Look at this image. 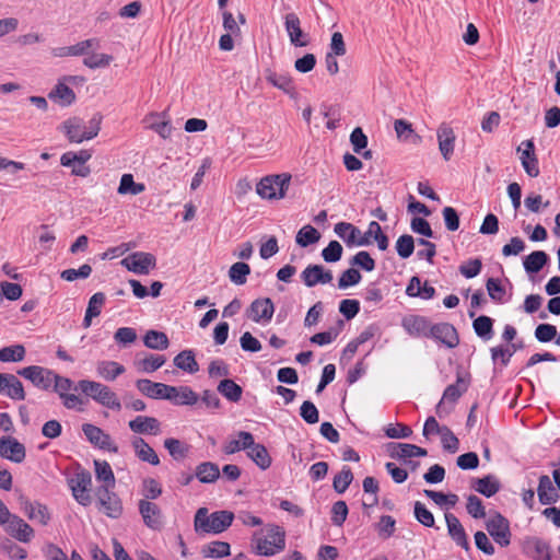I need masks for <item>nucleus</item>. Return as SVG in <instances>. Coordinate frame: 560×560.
Returning a JSON list of instances; mask_svg holds the SVG:
<instances>
[{"label": "nucleus", "mask_w": 560, "mask_h": 560, "mask_svg": "<svg viewBox=\"0 0 560 560\" xmlns=\"http://www.w3.org/2000/svg\"><path fill=\"white\" fill-rule=\"evenodd\" d=\"M252 546L259 556H273L284 549L285 533L280 526L268 524L254 533Z\"/></svg>", "instance_id": "obj_1"}, {"label": "nucleus", "mask_w": 560, "mask_h": 560, "mask_svg": "<svg viewBox=\"0 0 560 560\" xmlns=\"http://www.w3.org/2000/svg\"><path fill=\"white\" fill-rule=\"evenodd\" d=\"M234 514L230 511H217L209 514L208 509L197 510L194 520L195 532L198 534H220L232 525Z\"/></svg>", "instance_id": "obj_2"}, {"label": "nucleus", "mask_w": 560, "mask_h": 560, "mask_svg": "<svg viewBox=\"0 0 560 560\" xmlns=\"http://www.w3.org/2000/svg\"><path fill=\"white\" fill-rule=\"evenodd\" d=\"M102 116L94 115L88 122L73 118L62 124V129L71 142L81 143L95 138L101 130Z\"/></svg>", "instance_id": "obj_3"}, {"label": "nucleus", "mask_w": 560, "mask_h": 560, "mask_svg": "<svg viewBox=\"0 0 560 560\" xmlns=\"http://www.w3.org/2000/svg\"><path fill=\"white\" fill-rule=\"evenodd\" d=\"M78 388L84 395L108 409L116 411L121 409V404L116 393L100 382L82 380L78 383Z\"/></svg>", "instance_id": "obj_4"}, {"label": "nucleus", "mask_w": 560, "mask_h": 560, "mask_svg": "<svg viewBox=\"0 0 560 560\" xmlns=\"http://www.w3.org/2000/svg\"><path fill=\"white\" fill-rule=\"evenodd\" d=\"M291 183L289 173L272 174L262 177L256 185V192L262 199H282Z\"/></svg>", "instance_id": "obj_5"}, {"label": "nucleus", "mask_w": 560, "mask_h": 560, "mask_svg": "<svg viewBox=\"0 0 560 560\" xmlns=\"http://www.w3.org/2000/svg\"><path fill=\"white\" fill-rule=\"evenodd\" d=\"M469 385L470 375L468 373L458 372L456 375V382L445 388L442 399L436 406V415L442 418L450 413L452 406L447 407V405H454L458 398L467 392Z\"/></svg>", "instance_id": "obj_6"}, {"label": "nucleus", "mask_w": 560, "mask_h": 560, "mask_svg": "<svg viewBox=\"0 0 560 560\" xmlns=\"http://www.w3.org/2000/svg\"><path fill=\"white\" fill-rule=\"evenodd\" d=\"M69 488L71 489L72 495L75 501L88 506L92 502L90 494L92 488V476L88 470L77 471L69 480Z\"/></svg>", "instance_id": "obj_7"}, {"label": "nucleus", "mask_w": 560, "mask_h": 560, "mask_svg": "<svg viewBox=\"0 0 560 560\" xmlns=\"http://www.w3.org/2000/svg\"><path fill=\"white\" fill-rule=\"evenodd\" d=\"M98 509L110 518H118L122 514V503L114 492V488L98 487L95 491Z\"/></svg>", "instance_id": "obj_8"}, {"label": "nucleus", "mask_w": 560, "mask_h": 560, "mask_svg": "<svg viewBox=\"0 0 560 560\" xmlns=\"http://www.w3.org/2000/svg\"><path fill=\"white\" fill-rule=\"evenodd\" d=\"M120 264L137 275H148L156 266V258L151 253L136 252L125 257Z\"/></svg>", "instance_id": "obj_9"}, {"label": "nucleus", "mask_w": 560, "mask_h": 560, "mask_svg": "<svg viewBox=\"0 0 560 560\" xmlns=\"http://www.w3.org/2000/svg\"><path fill=\"white\" fill-rule=\"evenodd\" d=\"M486 529L493 540L502 547L511 542V532L509 521L497 513L486 522Z\"/></svg>", "instance_id": "obj_10"}, {"label": "nucleus", "mask_w": 560, "mask_h": 560, "mask_svg": "<svg viewBox=\"0 0 560 560\" xmlns=\"http://www.w3.org/2000/svg\"><path fill=\"white\" fill-rule=\"evenodd\" d=\"M18 374L31 381L36 387L48 389L52 385L55 373L38 365H31L18 371Z\"/></svg>", "instance_id": "obj_11"}, {"label": "nucleus", "mask_w": 560, "mask_h": 560, "mask_svg": "<svg viewBox=\"0 0 560 560\" xmlns=\"http://www.w3.org/2000/svg\"><path fill=\"white\" fill-rule=\"evenodd\" d=\"M284 27L291 45L294 47H306L310 44L308 35L301 27V20L295 13H288L284 16Z\"/></svg>", "instance_id": "obj_12"}, {"label": "nucleus", "mask_w": 560, "mask_h": 560, "mask_svg": "<svg viewBox=\"0 0 560 560\" xmlns=\"http://www.w3.org/2000/svg\"><path fill=\"white\" fill-rule=\"evenodd\" d=\"M82 431L93 445L113 453L118 452V446L113 442L110 435L105 433L101 428L85 423L82 425Z\"/></svg>", "instance_id": "obj_13"}, {"label": "nucleus", "mask_w": 560, "mask_h": 560, "mask_svg": "<svg viewBox=\"0 0 560 560\" xmlns=\"http://www.w3.org/2000/svg\"><path fill=\"white\" fill-rule=\"evenodd\" d=\"M303 283L313 288L317 284L330 283L334 279L332 272L322 265H308L301 273Z\"/></svg>", "instance_id": "obj_14"}, {"label": "nucleus", "mask_w": 560, "mask_h": 560, "mask_svg": "<svg viewBox=\"0 0 560 560\" xmlns=\"http://www.w3.org/2000/svg\"><path fill=\"white\" fill-rule=\"evenodd\" d=\"M4 529L11 537L24 544L30 542L35 536L33 527L15 514L4 526Z\"/></svg>", "instance_id": "obj_15"}, {"label": "nucleus", "mask_w": 560, "mask_h": 560, "mask_svg": "<svg viewBox=\"0 0 560 560\" xmlns=\"http://www.w3.org/2000/svg\"><path fill=\"white\" fill-rule=\"evenodd\" d=\"M387 454L393 458H399L404 463L412 457L427 456L428 452L425 448L408 443H387Z\"/></svg>", "instance_id": "obj_16"}, {"label": "nucleus", "mask_w": 560, "mask_h": 560, "mask_svg": "<svg viewBox=\"0 0 560 560\" xmlns=\"http://www.w3.org/2000/svg\"><path fill=\"white\" fill-rule=\"evenodd\" d=\"M429 337L434 338L447 348H455L459 343V337L455 327L448 323L431 325Z\"/></svg>", "instance_id": "obj_17"}, {"label": "nucleus", "mask_w": 560, "mask_h": 560, "mask_svg": "<svg viewBox=\"0 0 560 560\" xmlns=\"http://www.w3.org/2000/svg\"><path fill=\"white\" fill-rule=\"evenodd\" d=\"M517 151L521 152L520 159L526 174L530 177H537L539 167L534 142L532 140L523 141Z\"/></svg>", "instance_id": "obj_18"}, {"label": "nucleus", "mask_w": 560, "mask_h": 560, "mask_svg": "<svg viewBox=\"0 0 560 560\" xmlns=\"http://www.w3.org/2000/svg\"><path fill=\"white\" fill-rule=\"evenodd\" d=\"M334 231L348 246L368 245V241H364L363 232L351 223L339 222L335 225Z\"/></svg>", "instance_id": "obj_19"}, {"label": "nucleus", "mask_w": 560, "mask_h": 560, "mask_svg": "<svg viewBox=\"0 0 560 560\" xmlns=\"http://www.w3.org/2000/svg\"><path fill=\"white\" fill-rule=\"evenodd\" d=\"M275 306L269 298L257 299L247 310V317L255 323L269 322L272 318Z\"/></svg>", "instance_id": "obj_20"}, {"label": "nucleus", "mask_w": 560, "mask_h": 560, "mask_svg": "<svg viewBox=\"0 0 560 560\" xmlns=\"http://www.w3.org/2000/svg\"><path fill=\"white\" fill-rule=\"evenodd\" d=\"M22 511L30 521L38 523L42 526L48 525L51 520V513L49 512V509L45 504L37 501H23Z\"/></svg>", "instance_id": "obj_21"}, {"label": "nucleus", "mask_w": 560, "mask_h": 560, "mask_svg": "<svg viewBox=\"0 0 560 560\" xmlns=\"http://www.w3.org/2000/svg\"><path fill=\"white\" fill-rule=\"evenodd\" d=\"M445 522L447 526V533L452 540L457 546L468 551L470 549L469 540L458 517L453 513H445Z\"/></svg>", "instance_id": "obj_22"}, {"label": "nucleus", "mask_w": 560, "mask_h": 560, "mask_svg": "<svg viewBox=\"0 0 560 560\" xmlns=\"http://www.w3.org/2000/svg\"><path fill=\"white\" fill-rule=\"evenodd\" d=\"M139 512L143 518L144 524L154 530L161 529L162 522V512L160 508L148 500H140L139 502Z\"/></svg>", "instance_id": "obj_23"}, {"label": "nucleus", "mask_w": 560, "mask_h": 560, "mask_svg": "<svg viewBox=\"0 0 560 560\" xmlns=\"http://www.w3.org/2000/svg\"><path fill=\"white\" fill-rule=\"evenodd\" d=\"M176 406H194L199 400V395L189 386H171L167 399Z\"/></svg>", "instance_id": "obj_24"}, {"label": "nucleus", "mask_w": 560, "mask_h": 560, "mask_svg": "<svg viewBox=\"0 0 560 560\" xmlns=\"http://www.w3.org/2000/svg\"><path fill=\"white\" fill-rule=\"evenodd\" d=\"M129 429L136 434H152L158 435L161 433V423L154 417L137 416L130 420Z\"/></svg>", "instance_id": "obj_25"}, {"label": "nucleus", "mask_w": 560, "mask_h": 560, "mask_svg": "<svg viewBox=\"0 0 560 560\" xmlns=\"http://www.w3.org/2000/svg\"><path fill=\"white\" fill-rule=\"evenodd\" d=\"M0 455L14 463H21L25 458V447L12 438L0 439Z\"/></svg>", "instance_id": "obj_26"}, {"label": "nucleus", "mask_w": 560, "mask_h": 560, "mask_svg": "<svg viewBox=\"0 0 560 560\" xmlns=\"http://www.w3.org/2000/svg\"><path fill=\"white\" fill-rule=\"evenodd\" d=\"M138 390L152 399H167L170 385L155 383L148 378H141L136 382Z\"/></svg>", "instance_id": "obj_27"}, {"label": "nucleus", "mask_w": 560, "mask_h": 560, "mask_svg": "<svg viewBox=\"0 0 560 560\" xmlns=\"http://www.w3.org/2000/svg\"><path fill=\"white\" fill-rule=\"evenodd\" d=\"M439 149L445 161H448L454 152L455 133L446 124H442L438 129Z\"/></svg>", "instance_id": "obj_28"}, {"label": "nucleus", "mask_w": 560, "mask_h": 560, "mask_svg": "<svg viewBox=\"0 0 560 560\" xmlns=\"http://www.w3.org/2000/svg\"><path fill=\"white\" fill-rule=\"evenodd\" d=\"M394 130L399 142L413 145L421 143V137L413 130L412 125L405 119H396Z\"/></svg>", "instance_id": "obj_29"}, {"label": "nucleus", "mask_w": 560, "mask_h": 560, "mask_svg": "<svg viewBox=\"0 0 560 560\" xmlns=\"http://www.w3.org/2000/svg\"><path fill=\"white\" fill-rule=\"evenodd\" d=\"M131 444L135 450L136 456L140 460L147 462L153 466L160 464V458L158 454L142 438H135Z\"/></svg>", "instance_id": "obj_30"}, {"label": "nucleus", "mask_w": 560, "mask_h": 560, "mask_svg": "<svg viewBox=\"0 0 560 560\" xmlns=\"http://www.w3.org/2000/svg\"><path fill=\"white\" fill-rule=\"evenodd\" d=\"M254 435L247 431H238L236 438L231 439L223 446V452L228 455L237 453L240 451H246L253 444Z\"/></svg>", "instance_id": "obj_31"}, {"label": "nucleus", "mask_w": 560, "mask_h": 560, "mask_svg": "<svg viewBox=\"0 0 560 560\" xmlns=\"http://www.w3.org/2000/svg\"><path fill=\"white\" fill-rule=\"evenodd\" d=\"M125 371V366L116 361L102 360L96 363L97 375L108 382L115 381Z\"/></svg>", "instance_id": "obj_32"}, {"label": "nucleus", "mask_w": 560, "mask_h": 560, "mask_svg": "<svg viewBox=\"0 0 560 560\" xmlns=\"http://www.w3.org/2000/svg\"><path fill=\"white\" fill-rule=\"evenodd\" d=\"M105 301L106 296L103 292H96L90 298L82 323L84 328H89L92 325V319L101 314Z\"/></svg>", "instance_id": "obj_33"}, {"label": "nucleus", "mask_w": 560, "mask_h": 560, "mask_svg": "<svg viewBox=\"0 0 560 560\" xmlns=\"http://www.w3.org/2000/svg\"><path fill=\"white\" fill-rule=\"evenodd\" d=\"M537 494L540 503L545 505L555 503L558 500L559 494L557 493L549 476H540Z\"/></svg>", "instance_id": "obj_34"}, {"label": "nucleus", "mask_w": 560, "mask_h": 560, "mask_svg": "<svg viewBox=\"0 0 560 560\" xmlns=\"http://www.w3.org/2000/svg\"><path fill=\"white\" fill-rule=\"evenodd\" d=\"M247 456L261 469H267L271 465V457L267 448L259 443H255L253 438V444L247 450Z\"/></svg>", "instance_id": "obj_35"}, {"label": "nucleus", "mask_w": 560, "mask_h": 560, "mask_svg": "<svg viewBox=\"0 0 560 560\" xmlns=\"http://www.w3.org/2000/svg\"><path fill=\"white\" fill-rule=\"evenodd\" d=\"M404 327L409 334L429 338L431 324L421 316H411L404 319Z\"/></svg>", "instance_id": "obj_36"}, {"label": "nucleus", "mask_w": 560, "mask_h": 560, "mask_svg": "<svg viewBox=\"0 0 560 560\" xmlns=\"http://www.w3.org/2000/svg\"><path fill=\"white\" fill-rule=\"evenodd\" d=\"M266 80L272 86L283 91L287 94H292L294 91L293 80L287 73H278L271 70H267Z\"/></svg>", "instance_id": "obj_37"}, {"label": "nucleus", "mask_w": 560, "mask_h": 560, "mask_svg": "<svg viewBox=\"0 0 560 560\" xmlns=\"http://www.w3.org/2000/svg\"><path fill=\"white\" fill-rule=\"evenodd\" d=\"M49 98L58 102L62 106L71 105L75 100L74 92L68 86V84L60 80L55 89L49 93Z\"/></svg>", "instance_id": "obj_38"}, {"label": "nucleus", "mask_w": 560, "mask_h": 560, "mask_svg": "<svg viewBox=\"0 0 560 560\" xmlns=\"http://www.w3.org/2000/svg\"><path fill=\"white\" fill-rule=\"evenodd\" d=\"M94 469L96 480L103 483L101 487L115 488V476L106 460H94Z\"/></svg>", "instance_id": "obj_39"}, {"label": "nucleus", "mask_w": 560, "mask_h": 560, "mask_svg": "<svg viewBox=\"0 0 560 560\" xmlns=\"http://www.w3.org/2000/svg\"><path fill=\"white\" fill-rule=\"evenodd\" d=\"M143 343L152 350H166L170 346V340L165 332L151 329L144 335Z\"/></svg>", "instance_id": "obj_40"}, {"label": "nucleus", "mask_w": 560, "mask_h": 560, "mask_svg": "<svg viewBox=\"0 0 560 560\" xmlns=\"http://www.w3.org/2000/svg\"><path fill=\"white\" fill-rule=\"evenodd\" d=\"M548 261V255L542 250H535L525 257L524 269L528 273H536L542 269Z\"/></svg>", "instance_id": "obj_41"}, {"label": "nucleus", "mask_w": 560, "mask_h": 560, "mask_svg": "<svg viewBox=\"0 0 560 560\" xmlns=\"http://www.w3.org/2000/svg\"><path fill=\"white\" fill-rule=\"evenodd\" d=\"M474 488L477 492L490 498L500 490V482L494 476L488 475L483 478L476 479Z\"/></svg>", "instance_id": "obj_42"}, {"label": "nucleus", "mask_w": 560, "mask_h": 560, "mask_svg": "<svg viewBox=\"0 0 560 560\" xmlns=\"http://www.w3.org/2000/svg\"><path fill=\"white\" fill-rule=\"evenodd\" d=\"M145 190V186L142 183H136L132 174H124L120 178L117 192L119 195H131L137 196Z\"/></svg>", "instance_id": "obj_43"}, {"label": "nucleus", "mask_w": 560, "mask_h": 560, "mask_svg": "<svg viewBox=\"0 0 560 560\" xmlns=\"http://www.w3.org/2000/svg\"><path fill=\"white\" fill-rule=\"evenodd\" d=\"M523 342L512 343L510 347H493L490 349L491 359L493 362L501 360L502 365L506 366L512 358V355L517 351L523 349Z\"/></svg>", "instance_id": "obj_44"}, {"label": "nucleus", "mask_w": 560, "mask_h": 560, "mask_svg": "<svg viewBox=\"0 0 560 560\" xmlns=\"http://www.w3.org/2000/svg\"><path fill=\"white\" fill-rule=\"evenodd\" d=\"M174 364L178 369L194 374L198 372L199 365L195 359V354L191 350H184L174 358Z\"/></svg>", "instance_id": "obj_45"}, {"label": "nucleus", "mask_w": 560, "mask_h": 560, "mask_svg": "<svg viewBox=\"0 0 560 560\" xmlns=\"http://www.w3.org/2000/svg\"><path fill=\"white\" fill-rule=\"evenodd\" d=\"M218 392L228 400L237 402L242 398L243 389L233 380L225 378L219 383Z\"/></svg>", "instance_id": "obj_46"}, {"label": "nucleus", "mask_w": 560, "mask_h": 560, "mask_svg": "<svg viewBox=\"0 0 560 560\" xmlns=\"http://www.w3.org/2000/svg\"><path fill=\"white\" fill-rule=\"evenodd\" d=\"M220 476V470L217 464L205 462L197 466L196 477L200 482L210 483L214 482Z\"/></svg>", "instance_id": "obj_47"}, {"label": "nucleus", "mask_w": 560, "mask_h": 560, "mask_svg": "<svg viewBox=\"0 0 560 560\" xmlns=\"http://www.w3.org/2000/svg\"><path fill=\"white\" fill-rule=\"evenodd\" d=\"M201 553L205 558H224L230 555V545L220 540L211 541L202 547Z\"/></svg>", "instance_id": "obj_48"}, {"label": "nucleus", "mask_w": 560, "mask_h": 560, "mask_svg": "<svg viewBox=\"0 0 560 560\" xmlns=\"http://www.w3.org/2000/svg\"><path fill=\"white\" fill-rule=\"evenodd\" d=\"M423 493L427 498L431 499L436 505L441 508H454L458 502V497L454 493L445 494L443 492L425 489Z\"/></svg>", "instance_id": "obj_49"}, {"label": "nucleus", "mask_w": 560, "mask_h": 560, "mask_svg": "<svg viewBox=\"0 0 560 560\" xmlns=\"http://www.w3.org/2000/svg\"><path fill=\"white\" fill-rule=\"evenodd\" d=\"M476 335L483 340H490L493 335V320L486 315L477 317L472 323Z\"/></svg>", "instance_id": "obj_50"}, {"label": "nucleus", "mask_w": 560, "mask_h": 560, "mask_svg": "<svg viewBox=\"0 0 560 560\" xmlns=\"http://www.w3.org/2000/svg\"><path fill=\"white\" fill-rule=\"evenodd\" d=\"M249 273V265L243 261L233 264L229 270L230 280L236 285L245 284Z\"/></svg>", "instance_id": "obj_51"}, {"label": "nucleus", "mask_w": 560, "mask_h": 560, "mask_svg": "<svg viewBox=\"0 0 560 560\" xmlns=\"http://www.w3.org/2000/svg\"><path fill=\"white\" fill-rule=\"evenodd\" d=\"M320 238V233L312 225H304L296 234L295 241L302 246L306 247L308 245L315 244Z\"/></svg>", "instance_id": "obj_52"}, {"label": "nucleus", "mask_w": 560, "mask_h": 560, "mask_svg": "<svg viewBox=\"0 0 560 560\" xmlns=\"http://www.w3.org/2000/svg\"><path fill=\"white\" fill-rule=\"evenodd\" d=\"M364 241H368V245L373 241L377 242L378 248L385 250V235L382 232L381 225L376 221H372L369 224L368 230L363 233Z\"/></svg>", "instance_id": "obj_53"}, {"label": "nucleus", "mask_w": 560, "mask_h": 560, "mask_svg": "<svg viewBox=\"0 0 560 560\" xmlns=\"http://www.w3.org/2000/svg\"><path fill=\"white\" fill-rule=\"evenodd\" d=\"M24 357L25 348L22 345H14L0 349L1 362H20Z\"/></svg>", "instance_id": "obj_54"}, {"label": "nucleus", "mask_w": 560, "mask_h": 560, "mask_svg": "<svg viewBox=\"0 0 560 560\" xmlns=\"http://www.w3.org/2000/svg\"><path fill=\"white\" fill-rule=\"evenodd\" d=\"M353 480V474L348 466H343L341 471L334 478V489L338 493H343Z\"/></svg>", "instance_id": "obj_55"}, {"label": "nucleus", "mask_w": 560, "mask_h": 560, "mask_svg": "<svg viewBox=\"0 0 560 560\" xmlns=\"http://www.w3.org/2000/svg\"><path fill=\"white\" fill-rule=\"evenodd\" d=\"M413 515L416 520L425 527H433L435 524L433 514L420 501L415 502Z\"/></svg>", "instance_id": "obj_56"}, {"label": "nucleus", "mask_w": 560, "mask_h": 560, "mask_svg": "<svg viewBox=\"0 0 560 560\" xmlns=\"http://www.w3.org/2000/svg\"><path fill=\"white\" fill-rule=\"evenodd\" d=\"M164 447L168 451L170 455L174 459H180L186 456L188 452V446L185 445L183 442H180L177 439H166L164 441Z\"/></svg>", "instance_id": "obj_57"}, {"label": "nucleus", "mask_w": 560, "mask_h": 560, "mask_svg": "<svg viewBox=\"0 0 560 560\" xmlns=\"http://www.w3.org/2000/svg\"><path fill=\"white\" fill-rule=\"evenodd\" d=\"M113 57L107 54H92L83 59V65L90 69L105 68L110 65Z\"/></svg>", "instance_id": "obj_58"}, {"label": "nucleus", "mask_w": 560, "mask_h": 560, "mask_svg": "<svg viewBox=\"0 0 560 560\" xmlns=\"http://www.w3.org/2000/svg\"><path fill=\"white\" fill-rule=\"evenodd\" d=\"M396 250H397V254L406 259L408 257H410L413 253V249H415V241H413V237L411 235H408V234H405V235H401L397 242H396Z\"/></svg>", "instance_id": "obj_59"}, {"label": "nucleus", "mask_w": 560, "mask_h": 560, "mask_svg": "<svg viewBox=\"0 0 560 560\" xmlns=\"http://www.w3.org/2000/svg\"><path fill=\"white\" fill-rule=\"evenodd\" d=\"M342 246L337 241H330L329 244L322 250V257L326 262H336L342 256Z\"/></svg>", "instance_id": "obj_60"}, {"label": "nucleus", "mask_w": 560, "mask_h": 560, "mask_svg": "<svg viewBox=\"0 0 560 560\" xmlns=\"http://www.w3.org/2000/svg\"><path fill=\"white\" fill-rule=\"evenodd\" d=\"M535 338L542 343L549 342L558 335L557 327L551 324H539L535 328Z\"/></svg>", "instance_id": "obj_61"}, {"label": "nucleus", "mask_w": 560, "mask_h": 560, "mask_svg": "<svg viewBox=\"0 0 560 560\" xmlns=\"http://www.w3.org/2000/svg\"><path fill=\"white\" fill-rule=\"evenodd\" d=\"M360 281L361 273L359 272V270L354 268H349L341 273L338 280V288L345 290L347 288L358 284Z\"/></svg>", "instance_id": "obj_62"}, {"label": "nucleus", "mask_w": 560, "mask_h": 560, "mask_svg": "<svg viewBox=\"0 0 560 560\" xmlns=\"http://www.w3.org/2000/svg\"><path fill=\"white\" fill-rule=\"evenodd\" d=\"M92 273V267L88 264H83L79 269H66L61 272L60 277L66 281H74L79 278L86 279Z\"/></svg>", "instance_id": "obj_63"}, {"label": "nucleus", "mask_w": 560, "mask_h": 560, "mask_svg": "<svg viewBox=\"0 0 560 560\" xmlns=\"http://www.w3.org/2000/svg\"><path fill=\"white\" fill-rule=\"evenodd\" d=\"M165 362L166 359L164 355L149 354L140 362V366L143 372L152 373L159 370Z\"/></svg>", "instance_id": "obj_64"}]
</instances>
